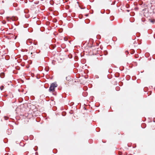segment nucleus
<instances>
[{"label": "nucleus", "mask_w": 155, "mask_h": 155, "mask_svg": "<svg viewBox=\"0 0 155 155\" xmlns=\"http://www.w3.org/2000/svg\"><path fill=\"white\" fill-rule=\"evenodd\" d=\"M58 85L56 83L54 82L52 83L49 87V91L50 92H53L54 91V89L55 87H57Z\"/></svg>", "instance_id": "1"}, {"label": "nucleus", "mask_w": 155, "mask_h": 155, "mask_svg": "<svg viewBox=\"0 0 155 155\" xmlns=\"http://www.w3.org/2000/svg\"><path fill=\"white\" fill-rule=\"evenodd\" d=\"M71 78V77L70 76H67L66 77V79L67 81H69L70 80Z\"/></svg>", "instance_id": "2"}, {"label": "nucleus", "mask_w": 155, "mask_h": 155, "mask_svg": "<svg viewBox=\"0 0 155 155\" xmlns=\"http://www.w3.org/2000/svg\"><path fill=\"white\" fill-rule=\"evenodd\" d=\"M27 44H28L29 43H32V41L31 39L28 40L27 41Z\"/></svg>", "instance_id": "3"}, {"label": "nucleus", "mask_w": 155, "mask_h": 155, "mask_svg": "<svg viewBox=\"0 0 155 155\" xmlns=\"http://www.w3.org/2000/svg\"><path fill=\"white\" fill-rule=\"evenodd\" d=\"M4 88V87L3 85H2L0 87V89L1 91H2Z\"/></svg>", "instance_id": "4"}, {"label": "nucleus", "mask_w": 155, "mask_h": 155, "mask_svg": "<svg viewBox=\"0 0 155 155\" xmlns=\"http://www.w3.org/2000/svg\"><path fill=\"white\" fill-rule=\"evenodd\" d=\"M4 119H5V120H7L8 119V117H7V116H4Z\"/></svg>", "instance_id": "5"}, {"label": "nucleus", "mask_w": 155, "mask_h": 155, "mask_svg": "<svg viewBox=\"0 0 155 155\" xmlns=\"http://www.w3.org/2000/svg\"><path fill=\"white\" fill-rule=\"evenodd\" d=\"M151 22L152 23H153L154 22V20H151Z\"/></svg>", "instance_id": "6"}, {"label": "nucleus", "mask_w": 155, "mask_h": 155, "mask_svg": "<svg viewBox=\"0 0 155 155\" xmlns=\"http://www.w3.org/2000/svg\"><path fill=\"white\" fill-rule=\"evenodd\" d=\"M116 89L117 90H118L119 89V87H117L116 88Z\"/></svg>", "instance_id": "7"}, {"label": "nucleus", "mask_w": 155, "mask_h": 155, "mask_svg": "<svg viewBox=\"0 0 155 155\" xmlns=\"http://www.w3.org/2000/svg\"><path fill=\"white\" fill-rule=\"evenodd\" d=\"M125 53H126V54L127 53V54H129V52H128V51H125Z\"/></svg>", "instance_id": "8"}]
</instances>
